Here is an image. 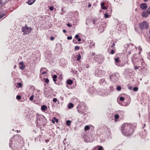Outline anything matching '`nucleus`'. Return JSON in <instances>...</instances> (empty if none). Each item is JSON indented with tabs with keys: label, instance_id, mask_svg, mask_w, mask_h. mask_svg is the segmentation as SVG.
I'll return each mask as SVG.
<instances>
[{
	"label": "nucleus",
	"instance_id": "1",
	"mask_svg": "<svg viewBox=\"0 0 150 150\" xmlns=\"http://www.w3.org/2000/svg\"><path fill=\"white\" fill-rule=\"evenodd\" d=\"M22 141L21 136L18 134L16 135L10 139L9 146L12 149L17 150Z\"/></svg>",
	"mask_w": 150,
	"mask_h": 150
},
{
	"label": "nucleus",
	"instance_id": "2",
	"mask_svg": "<svg viewBox=\"0 0 150 150\" xmlns=\"http://www.w3.org/2000/svg\"><path fill=\"white\" fill-rule=\"evenodd\" d=\"M133 132L132 125L130 124L125 123L121 127V132L122 134L126 136L131 135Z\"/></svg>",
	"mask_w": 150,
	"mask_h": 150
},
{
	"label": "nucleus",
	"instance_id": "3",
	"mask_svg": "<svg viewBox=\"0 0 150 150\" xmlns=\"http://www.w3.org/2000/svg\"><path fill=\"white\" fill-rule=\"evenodd\" d=\"M37 121L39 123L42 125L45 124L46 122V120L45 117L42 115L38 116L37 118Z\"/></svg>",
	"mask_w": 150,
	"mask_h": 150
},
{
	"label": "nucleus",
	"instance_id": "4",
	"mask_svg": "<svg viewBox=\"0 0 150 150\" xmlns=\"http://www.w3.org/2000/svg\"><path fill=\"white\" fill-rule=\"evenodd\" d=\"M124 46L126 50H130L131 51H133L134 50H135L137 49V47L136 46H134V45L132 44L129 45L125 44Z\"/></svg>",
	"mask_w": 150,
	"mask_h": 150
},
{
	"label": "nucleus",
	"instance_id": "5",
	"mask_svg": "<svg viewBox=\"0 0 150 150\" xmlns=\"http://www.w3.org/2000/svg\"><path fill=\"white\" fill-rule=\"evenodd\" d=\"M31 30V28H29L26 25L25 26L23 27L22 28V31L25 34H27L30 33Z\"/></svg>",
	"mask_w": 150,
	"mask_h": 150
},
{
	"label": "nucleus",
	"instance_id": "6",
	"mask_svg": "<svg viewBox=\"0 0 150 150\" xmlns=\"http://www.w3.org/2000/svg\"><path fill=\"white\" fill-rule=\"evenodd\" d=\"M139 26L141 29L144 30L149 28V25L147 22L144 21L139 24Z\"/></svg>",
	"mask_w": 150,
	"mask_h": 150
},
{
	"label": "nucleus",
	"instance_id": "7",
	"mask_svg": "<svg viewBox=\"0 0 150 150\" xmlns=\"http://www.w3.org/2000/svg\"><path fill=\"white\" fill-rule=\"evenodd\" d=\"M84 109H83L82 108V107H81V108H80V105H79L77 107L78 111L79 113L81 114L82 113L86 110L87 108V107L86 106H84Z\"/></svg>",
	"mask_w": 150,
	"mask_h": 150
},
{
	"label": "nucleus",
	"instance_id": "8",
	"mask_svg": "<svg viewBox=\"0 0 150 150\" xmlns=\"http://www.w3.org/2000/svg\"><path fill=\"white\" fill-rule=\"evenodd\" d=\"M139 59L137 55L134 54L133 55V58L132 59V62L134 65H135L136 63L139 61Z\"/></svg>",
	"mask_w": 150,
	"mask_h": 150
},
{
	"label": "nucleus",
	"instance_id": "9",
	"mask_svg": "<svg viewBox=\"0 0 150 150\" xmlns=\"http://www.w3.org/2000/svg\"><path fill=\"white\" fill-rule=\"evenodd\" d=\"M110 79L113 81H116L118 79L117 77L115 74H113L110 76Z\"/></svg>",
	"mask_w": 150,
	"mask_h": 150
},
{
	"label": "nucleus",
	"instance_id": "10",
	"mask_svg": "<svg viewBox=\"0 0 150 150\" xmlns=\"http://www.w3.org/2000/svg\"><path fill=\"white\" fill-rule=\"evenodd\" d=\"M103 71L100 70H98L96 71L95 72V75L96 76L98 77H101L102 76Z\"/></svg>",
	"mask_w": 150,
	"mask_h": 150
},
{
	"label": "nucleus",
	"instance_id": "11",
	"mask_svg": "<svg viewBox=\"0 0 150 150\" xmlns=\"http://www.w3.org/2000/svg\"><path fill=\"white\" fill-rule=\"evenodd\" d=\"M108 12H109V13H105L104 14V17L105 18H108L110 17L111 15L110 14L111 13L112 11L111 9H110L108 11Z\"/></svg>",
	"mask_w": 150,
	"mask_h": 150
},
{
	"label": "nucleus",
	"instance_id": "12",
	"mask_svg": "<svg viewBox=\"0 0 150 150\" xmlns=\"http://www.w3.org/2000/svg\"><path fill=\"white\" fill-rule=\"evenodd\" d=\"M115 64L117 66H122L118 58H116L115 59Z\"/></svg>",
	"mask_w": 150,
	"mask_h": 150
},
{
	"label": "nucleus",
	"instance_id": "13",
	"mask_svg": "<svg viewBox=\"0 0 150 150\" xmlns=\"http://www.w3.org/2000/svg\"><path fill=\"white\" fill-rule=\"evenodd\" d=\"M140 7L142 9H145L147 8V4L146 3L141 4L140 5Z\"/></svg>",
	"mask_w": 150,
	"mask_h": 150
},
{
	"label": "nucleus",
	"instance_id": "14",
	"mask_svg": "<svg viewBox=\"0 0 150 150\" xmlns=\"http://www.w3.org/2000/svg\"><path fill=\"white\" fill-rule=\"evenodd\" d=\"M41 110L43 112L47 110V107L45 105H43L41 106Z\"/></svg>",
	"mask_w": 150,
	"mask_h": 150
},
{
	"label": "nucleus",
	"instance_id": "15",
	"mask_svg": "<svg viewBox=\"0 0 150 150\" xmlns=\"http://www.w3.org/2000/svg\"><path fill=\"white\" fill-rule=\"evenodd\" d=\"M148 14L146 11H144L142 13V15L143 17L146 18L147 17Z\"/></svg>",
	"mask_w": 150,
	"mask_h": 150
},
{
	"label": "nucleus",
	"instance_id": "16",
	"mask_svg": "<svg viewBox=\"0 0 150 150\" xmlns=\"http://www.w3.org/2000/svg\"><path fill=\"white\" fill-rule=\"evenodd\" d=\"M35 0H29L28 3L29 5H31L35 1Z\"/></svg>",
	"mask_w": 150,
	"mask_h": 150
},
{
	"label": "nucleus",
	"instance_id": "17",
	"mask_svg": "<svg viewBox=\"0 0 150 150\" xmlns=\"http://www.w3.org/2000/svg\"><path fill=\"white\" fill-rule=\"evenodd\" d=\"M67 83L68 84L71 85L73 83V81L71 79H69L67 81Z\"/></svg>",
	"mask_w": 150,
	"mask_h": 150
},
{
	"label": "nucleus",
	"instance_id": "18",
	"mask_svg": "<svg viewBox=\"0 0 150 150\" xmlns=\"http://www.w3.org/2000/svg\"><path fill=\"white\" fill-rule=\"evenodd\" d=\"M52 121L54 123H55V122H56L57 123L58 121V120L56 119L55 117H54L52 119Z\"/></svg>",
	"mask_w": 150,
	"mask_h": 150
},
{
	"label": "nucleus",
	"instance_id": "19",
	"mask_svg": "<svg viewBox=\"0 0 150 150\" xmlns=\"http://www.w3.org/2000/svg\"><path fill=\"white\" fill-rule=\"evenodd\" d=\"M68 107L69 108L71 109L73 107L74 105L72 103H69L68 104Z\"/></svg>",
	"mask_w": 150,
	"mask_h": 150
},
{
	"label": "nucleus",
	"instance_id": "20",
	"mask_svg": "<svg viewBox=\"0 0 150 150\" xmlns=\"http://www.w3.org/2000/svg\"><path fill=\"white\" fill-rule=\"evenodd\" d=\"M44 69H45V68H42L41 69H40V72L42 74H46V72H45V71H43L42 72V71Z\"/></svg>",
	"mask_w": 150,
	"mask_h": 150
},
{
	"label": "nucleus",
	"instance_id": "21",
	"mask_svg": "<svg viewBox=\"0 0 150 150\" xmlns=\"http://www.w3.org/2000/svg\"><path fill=\"white\" fill-rule=\"evenodd\" d=\"M114 117H115V122H116L117 120L119 118V116L118 114H115V115Z\"/></svg>",
	"mask_w": 150,
	"mask_h": 150
},
{
	"label": "nucleus",
	"instance_id": "22",
	"mask_svg": "<svg viewBox=\"0 0 150 150\" xmlns=\"http://www.w3.org/2000/svg\"><path fill=\"white\" fill-rule=\"evenodd\" d=\"M57 78V76L56 75H54L52 77L53 81L54 82V83H55V82L56 81V79Z\"/></svg>",
	"mask_w": 150,
	"mask_h": 150
},
{
	"label": "nucleus",
	"instance_id": "23",
	"mask_svg": "<svg viewBox=\"0 0 150 150\" xmlns=\"http://www.w3.org/2000/svg\"><path fill=\"white\" fill-rule=\"evenodd\" d=\"M84 129L85 131H87L90 129V127L88 125H86L84 127Z\"/></svg>",
	"mask_w": 150,
	"mask_h": 150
},
{
	"label": "nucleus",
	"instance_id": "24",
	"mask_svg": "<svg viewBox=\"0 0 150 150\" xmlns=\"http://www.w3.org/2000/svg\"><path fill=\"white\" fill-rule=\"evenodd\" d=\"M81 58V55L79 54L77 55V57L76 59V60L77 61H79Z\"/></svg>",
	"mask_w": 150,
	"mask_h": 150
},
{
	"label": "nucleus",
	"instance_id": "25",
	"mask_svg": "<svg viewBox=\"0 0 150 150\" xmlns=\"http://www.w3.org/2000/svg\"><path fill=\"white\" fill-rule=\"evenodd\" d=\"M97 147L98 148V150H103V147L101 146H97Z\"/></svg>",
	"mask_w": 150,
	"mask_h": 150
},
{
	"label": "nucleus",
	"instance_id": "26",
	"mask_svg": "<svg viewBox=\"0 0 150 150\" xmlns=\"http://www.w3.org/2000/svg\"><path fill=\"white\" fill-rule=\"evenodd\" d=\"M5 15V12H3L2 13L0 14V19L3 16H4Z\"/></svg>",
	"mask_w": 150,
	"mask_h": 150
},
{
	"label": "nucleus",
	"instance_id": "27",
	"mask_svg": "<svg viewBox=\"0 0 150 150\" xmlns=\"http://www.w3.org/2000/svg\"><path fill=\"white\" fill-rule=\"evenodd\" d=\"M25 68V66L24 65H21V66L20 67V68L21 69L23 70H24Z\"/></svg>",
	"mask_w": 150,
	"mask_h": 150
},
{
	"label": "nucleus",
	"instance_id": "28",
	"mask_svg": "<svg viewBox=\"0 0 150 150\" xmlns=\"http://www.w3.org/2000/svg\"><path fill=\"white\" fill-rule=\"evenodd\" d=\"M71 122V121L70 120H67L66 121V123L67 125L69 126L70 125V123Z\"/></svg>",
	"mask_w": 150,
	"mask_h": 150
},
{
	"label": "nucleus",
	"instance_id": "29",
	"mask_svg": "<svg viewBox=\"0 0 150 150\" xmlns=\"http://www.w3.org/2000/svg\"><path fill=\"white\" fill-rule=\"evenodd\" d=\"M18 87H17V88H21L22 86V84L21 83H17Z\"/></svg>",
	"mask_w": 150,
	"mask_h": 150
},
{
	"label": "nucleus",
	"instance_id": "30",
	"mask_svg": "<svg viewBox=\"0 0 150 150\" xmlns=\"http://www.w3.org/2000/svg\"><path fill=\"white\" fill-rule=\"evenodd\" d=\"M101 8L102 9L100 10V12H102V9H103V2H102L101 3Z\"/></svg>",
	"mask_w": 150,
	"mask_h": 150
},
{
	"label": "nucleus",
	"instance_id": "31",
	"mask_svg": "<svg viewBox=\"0 0 150 150\" xmlns=\"http://www.w3.org/2000/svg\"><path fill=\"white\" fill-rule=\"evenodd\" d=\"M148 14H150V7H149L146 11Z\"/></svg>",
	"mask_w": 150,
	"mask_h": 150
},
{
	"label": "nucleus",
	"instance_id": "32",
	"mask_svg": "<svg viewBox=\"0 0 150 150\" xmlns=\"http://www.w3.org/2000/svg\"><path fill=\"white\" fill-rule=\"evenodd\" d=\"M76 40H77V39H73V42L74 43L77 44H78V42L77 41H76Z\"/></svg>",
	"mask_w": 150,
	"mask_h": 150
},
{
	"label": "nucleus",
	"instance_id": "33",
	"mask_svg": "<svg viewBox=\"0 0 150 150\" xmlns=\"http://www.w3.org/2000/svg\"><path fill=\"white\" fill-rule=\"evenodd\" d=\"M138 88L137 87H134L133 89V90L134 91H137L138 90Z\"/></svg>",
	"mask_w": 150,
	"mask_h": 150
},
{
	"label": "nucleus",
	"instance_id": "34",
	"mask_svg": "<svg viewBox=\"0 0 150 150\" xmlns=\"http://www.w3.org/2000/svg\"><path fill=\"white\" fill-rule=\"evenodd\" d=\"M44 80L45 82L46 83H48L49 82V81L48 79H44Z\"/></svg>",
	"mask_w": 150,
	"mask_h": 150
},
{
	"label": "nucleus",
	"instance_id": "35",
	"mask_svg": "<svg viewBox=\"0 0 150 150\" xmlns=\"http://www.w3.org/2000/svg\"><path fill=\"white\" fill-rule=\"evenodd\" d=\"M121 88L120 86H119L117 87L116 88L117 90L118 91H121Z\"/></svg>",
	"mask_w": 150,
	"mask_h": 150
},
{
	"label": "nucleus",
	"instance_id": "36",
	"mask_svg": "<svg viewBox=\"0 0 150 150\" xmlns=\"http://www.w3.org/2000/svg\"><path fill=\"white\" fill-rule=\"evenodd\" d=\"M119 99L121 101H123L125 99L122 96L120 97Z\"/></svg>",
	"mask_w": 150,
	"mask_h": 150
},
{
	"label": "nucleus",
	"instance_id": "37",
	"mask_svg": "<svg viewBox=\"0 0 150 150\" xmlns=\"http://www.w3.org/2000/svg\"><path fill=\"white\" fill-rule=\"evenodd\" d=\"M34 97V96L33 95H31L30 98V100L31 101L33 100V99Z\"/></svg>",
	"mask_w": 150,
	"mask_h": 150
},
{
	"label": "nucleus",
	"instance_id": "38",
	"mask_svg": "<svg viewBox=\"0 0 150 150\" xmlns=\"http://www.w3.org/2000/svg\"><path fill=\"white\" fill-rule=\"evenodd\" d=\"M80 48V47L78 46H76L75 47V50H79Z\"/></svg>",
	"mask_w": 150,
	"mask_h": 150
},
{
	"label": "nucleus",
	"instance_id": "39",
	"mask_svg": "<svg viewBox=\"0 0 150 150\" xmlns=\"http://www.w3.org/2000/svg\"><path fill=\"white\" fill-rule=\"evenodd\" d=\"M16 98L18 100H20L21 99V96L20 95H17L16 96Z\"/></svg>",
	"mask_w": 150,
	"mask_h": 150
},
{
	"label": "nucleus",
	"instance_id": "40",
	"mask_svg": "<svg viewBox=\"0 0 150 150\" xmlns=\"http://www.w3.org/2000/svg\"><path fill=\"white\" fill-rule=\"evenodd\" d=\"M91 46H94L95 45V43H93V41H91L90 42Z\"/></svg>",
	"mask_w": 150,
	"mask_h": 150
},
{
	"label": "nucleus",
	"instance_id": "41",
	"mask_svg": "<svg viewBox=\"0 0 150 150\" xmlns=\"http://www.w3.org/2000/svg\"><path fill=\"white\" fill-rule=\"evenodd\" d=\"M57 101V99L56 98H54L53 99V101L54 102H56Z\"/></svg>",
	"mask_w": 150,
	"mask_h": 150
},
{
	"label": "nucleus",
	"instance_id": "42",
	"mask_svg": "<svg viewBox=\"0 0 150 150\" xmlns=\"http://www.w3.org/2000/svg\"><path fill=\"white\" fill-rule=\"evenodd\" d=\"M54 7L53 6H51L49 8V9L50 11H52L53 10Z\"/></svg>",
	"mask_w": 150,
	"mask_h": 150
},
{
	"label": "nucleus",
	"instance_id": "43",
	"mask_svg": "<svg viewBox=\"0 0 150 150\" xmlns=\"http://www.w3.org/2000/svg\"><path fill=\"white\" fill-rule=\"evenodd\" d=\"M75 39H77L78 42H80L81 40V38H75ZM78 43H79V42H78Z\"/></svg>",
	"mask_w": 150,
	"mask_h": 150
},
{
	"label": "nucleus",
	"instance_id": "44",
	"mask_svg": "<svg viewBox=\"0 0 150 150\" xmlns=\"http://www.w3.org/2000/svg\"><path fill=\"white\" fill-rule=\"evenodd\" d=\"M115 53V51L113 50H112L111 51V52H110V53L111 54H114V53Z\"/></svg>",
	"mask_w": 150,
	"mask_h": 150
},
{
	"label": "nucleus",
	"instance_id": "45",
	"mask_svg": "<svg viewBox=\"0 0 150 150\" xmlns=\"http://www.w3.org/2000/svg\"><path fill=\"white\" fill-rule=\"evenodd\" d=\"M134 69L135 70H136L139 69V67L137 66H135Z\"/></svg>",
	"mask_w": 150,
	"mask_h": 150
},
{
	"label": "nucleus",
	"instance_id": "46",
	"mask_svg": "<svg viewBox=\"0 0 150 150\" xmlns=\"http://www.w3.org/2000/svg\"><path fill=\"white\" fill-rule=\"evenodd\" d=\"M19 64L21 65H24V62H23L22 61L19 63Z\"/></svg>",
	"mask_w": 150,
	"mask_h": 150
},
{
	"label": "nucleus",
	"instance_id": "47",
	"mask_svg": "<svg viewBox=\"0 0 150 150\" xmlns=\"http://www.w3.org/2000/svg\"><path fill=\"white\" fill-rule=\"evenodd\" d=\"M101 56V55H97V56L95 57V58H97V59L98 58V59H99V57H100V56Z\"/></svg>",
	"mask_w": 150,
	"mask_h": 150
},
{
	"label": "nucleus",
	"instance_id": "48",
	"mask_svg": "<svg viewBox=\"0 0 150 150\" xmlns=\"http://www.w3.org/2000/svg\"><path fill=\"white\" fill-rule=\"evenodd\" d=\"M138 49L140 51V52L142 51V49L141 48V46H139L138 47Z\"/></svg>",
	"mask_w": 150,
	"mask_h": 150
},
{
	"label": "nucleus",
	"instance_id": "49",
	"mask_svg": "<svg viewBox=\"0 0 150 150\" xmlns=\"http://www.w3.org/2000/svg\"><path fill=\"white\" fill-rule=\"evenodd\" d=\"M67 26L69 27H71L72 26V25L69 23L67 24Z\"/></svg>",
	"mask_w": 150,
	"mask_h": 150
},
{
	"label": "nucleus",
	"instance_id": "50",
	"mask_svg": "<svg viewBox=\"0 0 150 150\" xmlns=\"http://www.w3.org/2000/svg\"><path fill=\"white\" fill-rule=\"evenodd\" d=\"M105 4L104 3V9L106 10L107 9V7L106 6H104Z\"/></svg>",
	"mask_w": 150,
	"mask_h": 150
},
{
	"label": "nucleus",
	"instance_id": "51",
	"mask_svg": "<svg viewBox=\"0 0 150 150\" xmlns=\"http://www.w3.org/2000/svg\"><path fill=\"white\" fill-rule=\"evenodd\" d=\"M115 43H113L111 45V47H113L114 46H115Z\"/></svg>",
	"mask_w": 150,
	"mask_h": 150
},
{
	"label": "nucleus",
	"instance_id": "52",
	"mask_svg": "<svg viewBox=\"0 0 150 150\" xmlns=\"http://www.w3.org/2000/svg\"><path fill=\"white\" fill-rule=\"evenodd\" d=\"M74 38H79V36L78 35H76L75 36Z\"/></svg>",
	"mask_w": 150,
	"mask_h": 150
},
{
	"label": "nucleus",
	"instance_id": "53",
	"mask_svg": "<svg viewBox=\"0 0 150 150\" xmlns=\"http://www.w3.org/2000/svg\"><path fill=\"white\" fill-rule=\"evenodd\" d=\"M87 142H91L92 141V140H88V139H87Z\"/></svg>",
	"mask_w": 150,
	"mask_h": 150
},
{
	"label": "nucleus",
	"instance_id": "54",
	"mask_svg": "<svg viewBox=\"0 0 150 150\" xmlns=\"http://www.w3.org/2000/svg\"><path fill=\"white\" fill-rule=\"evenodd\" d=\"M91 4H89L88 6V7H91Z\"/></svg>",
	"mask_w": 150,
	"mask_h": 150
},
{
	"label": "nucleus",
	"instance_id": "55",
	"mask_svg": "<svg viewBox=\"0 0 150 150\" xmlns=\"http://www.w3.org/2000/svg\"><path fill=\"white\" fill-rule=\"evenodd\" d=\"M147 40L148 42H150V38H148Z\"/></svg>",
	"mask_w": 150,
	"mask_h": 150
},
{
	"label": "nucleus",
	"instance_id": "56",
	"mask_svg": "<svg viewBox=\"0 0 150 150\" xmlns=\"http://www.w3.org/2000/svg\"><path fill=\"white\" fill-rule=\"evenodd\" d=\"M84 106H85V105H83L82 106H80V107H82V108L83 109H84ZM80 108H81V107H80Z\"/></svg>",
	"mask_w": 150,
	"mask_h": 150
},
{
	"label": "nucleus",
	"instance_id": "57",
	"mask_svg": "<svg viewBox=\"0 0 150 150\" xmlns=\"http://www.w3.org/2000/svg\"><path fill=\"white\" fill-rule=\"evenodd\" d=\"M95 20H93V24H95Z\"/></svg>",
	"mask_w": 150,
	"mask_h": 150
},
{
	"label": "nucleus",
	"instance_id": "58",
	"mask_svg": "<svg viewBox=\"0 0 150 150\" xmlns=\"http://www.w3.org/2000/svg\"><path fill=\"white\" fill-rule=\"evenodd\" d=\"M54 38H50V39L51 41H53L54 40Z\"/></svg>",
	"mask_w": 150,
	"mask_h": 150
},
{
	"label": "nucleus",
	"instance_id": "59",
	"mask_svg": "<svg viewBox=\"0 0 150 150\" xmlns=\"http://www.w3.org/2000/svg\"><path fill=\"white\" fill-rule=\"evenodd\" d=\"M95 53L94 52L92 53V55H93V56H94L95 55Z\"/></svg>",
	"mask_w": 150,
	"mask_h": 150
},
{
	"label": "nucleus",
	"instance_id": "60",
	"mask_svg": "<svg viewBox=\"0 0 150 150\" xmlns=\"http://www.w3.org/2000/svg\"><path fill=\"white\" fill-rule=\"evenodd\" d=\"M2 2L1 0H0V4H1L2 3Z\"/></svg>",
	"mask_w": 150,
	"mask_h": 150
},
{
	"label": "nucleus",
	"instance_id": "61",
	"mask_svg": "<svg viewBox=\"0 0 150 150\" xmlns=\"http://www.w3.org/2000/svg\"><path fill=\"white\" fill-rule=\"evenodd\" d=\"M66 30H63V32L64 33H65L66 32Z\"/></svg>",
	"mask_w": 150,
	"mask_h": 150
},
{
	"label": "nucleus",
	"instance_id": "62",
	"mask_svg": "<svg viewBox=\"0 0 150 150\" xmlns=\"http://www.w3.org/2000/svg\"><path fill=\"white\" fill-rule=\"evenodd\" d=\"M131 51H129L128 53V54H131Z\"/></svg>",
	"mask_w": 150,
	"mask_h": 150
},
{
	"label": "nucleus",
	"instance_id": "63",
	"mask_svg": "<svg viewBox=\"0 0 150 150\" xmlns=\"http://www.w3.org/2000/svg\"><path fill=\"white\" fill-rule=\"evenodd\" d=\"M148 33L149 34H150V29L148 31Z\"/></svg>",
	"mask_w": 150,
	"mask_h": 150
},
{
	"label": "nucleus",
	"instance_id": "64",
	"mask_svg": "<svg viewBox=\"0 0 150 150\" xmlns=\"http://www.w3.org/2000/svg\"><path fill=\"white\" fill-rule=\"evenodd\" d=\"M67 38L68 40H71L72 38Z\"/></svg>",
	"mask_w": 150,
	"mask_h": 150
}]
</instances>
